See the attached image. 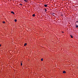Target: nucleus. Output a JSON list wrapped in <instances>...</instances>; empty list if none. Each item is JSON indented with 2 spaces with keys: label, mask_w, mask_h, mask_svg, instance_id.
<instances>
[{
  "label": "nucleus",
  "mask_w": 78,
  "mask_h": 78,
  "mask_svg": "<svg viewBox=\"0 0 78 78\" xmlns=\"http://www.w3.org/2000/svg\"><path fill=\"white\" fill-rule=\"evenodd\" d=\"M70 36L71 38H73V36H72V35H70Z\"/></svg>",
  "instance_id": "9"
},
{
  "label": "nucleus",
  "mask_w": 78,
  "mask_h": 78,
  "mask_svg": "<svg viewBox=\"0 0 78 78\" xmlns=\"http://www.w3.org/2000/svg\"><path fill=\"white\" fill-rule=\"evenodd\" d=\"M41 61H43V58H41Z\"/></svg>",
  "instance_id": "10"
},
{
  "label": "nucleus",
  "mask_w": 78,
  "mask_h": 78,
  "mask_svg": "<svg viewBox=\"0 0 78 78\" xmlns=\"http://www.w3.org/2000/svg\"><path fill=\"white\" fill-rule=\"evenodd\" d=\"M44 10L45 11V12H47V9H46V8L44 9Z\"/></svg>",
  "instance_id": "3"
},
{
  "label": "nucleus",
  "mask_w": 78,
  "mask_h": 78,
  "mask_svg": "<svg viewBox=\"0 0 78 78\" xmlns=\"http://www.w3.org/2000/svg\"><path fill=\"white\" fill-rule=\"evenodd\" d=\"M1 44H0V47L1 46Z\"/></svg>",
  "instance_id": "16"
},
{
  "label": "nucleus",
  "mask_w": 78,
  "mask_h": 78,
  "mask_svg": "<svg viewBox=\"0 0 78 78\" xmlns=\"http://www.w3.org/2000/svg\"><path fill=\"white\" fill-rule=\"evenodd\" d=\"M15 22H17V20L15 19Z\"/></svg>",
  "instance_id": "12"
},
{
  "label": "nucleus",
  "mask_w": 78,
  "mask_h": 78,
  "mask_svg": "<svg viewBox=\"0 0 78 78\" xmlns=\"http://www.w3.org/2000/svg\"><path fill=\"white\" fill-rule=\"evenodd\" d=\"M44 6H45V7H47V6H48L47 5H46V4H45L44 5Z\"/></svg>",
  "instance_id": "2"
},
{
  "label": "nucleus",
  "mask_w": 78,
  "mask_h": 78,
  "mask_svg": "<svg viewBox=\"0 0 78 78\" xmlns=\"http://www.w3.org/2000/svg\"><path fill=\"white\" fill-rule=\"evenodd\" d=\"M24 1L26 2H28V0H24Z\"/></svg>",
  "instance_id": "4"
},
{
  "label": "nucleus",
  "mask_w": 78,
  "mask_h": 78,
  "mask_svg": "<svg viewBox=\"0 0 78 78\" xmlns=\"http://www.w3.org/2000/svg\"><path fill=\"white\" fill-rule=\"evenodd\" d=\"M62 33H64V32H62Z\"/></svg>",
  "instance_id": "15"
},
{
  "label": "nucleus",
  "mask_w": 78,
  "mask_h": 78,
  "mask_svg": "<svg viewBox=\"0 0 78 78\" xmlns=\"http://www.w3.org/2000/svg\"><path fill=\"white\" fill-rule=\"evenodd\" d=\"M27 45V43H25L24 44V46H26V45Z\"/></svg>",
  "instance_id": "8"
},
{
  "label": "nucleus",
  "mask_w": 78,
  "mask_h": 78,
  "mask_svg": "<svg viewBox=\"0 0 78 78\" xmlns=\"http://www.w3.org/2000/svg\"><path fill=\"white\" fill-rule=\"evenodd\" d=\"M76 22H78V21H76Z\"/></svg>",
  "instance_id": "17"
},
{
  "label": "nucleus",
  "mask_w": 78,
  "mask_h": 78,
  "mask_svg": "<svg viewBox=\"0 0 78 78\" xmlns=\"http://www.w3.org/2000/svg\"><path fill=\"white\" fill-rule=\"evenodd\" d=\"M11 13L12 14H14V12H11Z\"/></svg>",
  "instance_id": "5"
},
{
  "label": "nucleus",
  "mask_w": 78,
  "mask_h": 78,
  "mask_svg": "<svg viewBox=\"0 0 78 78\" xmlns=\"http://www.w3.org/2000/svg\"><path fill=\"white\" fill-rule=\"evenodd\" d=\"M2 22H3V23H5V21H3Z\"/></svg>",
  "instance_id": "11"
},
{
  "label": "nucleus",
  "mask_w": 78,
  "mask_h": 78,
  "mask_svg": "<svg viewBox=\"0 0 78 78\" xmlns=\"http://www.w3.org/2000/svg\"><path fill=\"white\" fill-rule=\"evenodd\" d=\"M22 63H21V66H22Z\"/></svg>",
  "instance_id": "13"
},
{
  "label": "nucleus",
  "mask_w": 78,
  "mask_h": 78,
  "mask_svg": "<svg viewBox=\"0 0 78 78\" xmlns=\"http://www.w3.org/2000/svg\"><path fill=\"white\" fill-rule=\"evenodd\" d=\"M51 15L53 16H55V14L54 13H51Z\"/></svg>",
  "instance_id": "1"
},
{
  "label": "nucleus",
  "mask_w": 78,
  "mask_h": 78,
  "mask_svg": "<svg viewBox=\"0 0 78 78\" xmlns=\"http://www.w3.org/2000/svg\"><path fill=\"white\" fill-rule=\"evenodd\" d=\"M63 73H66V72L65 71H64L63 72Z\"/></svg>",
  "instance_id": "7"
},
{
  "label": "nucleus",
  "mask_w": 78,
  "mask_h": 78,
  "mask_svg": "<svg viewBox=\"0 0 78 78\" xmlns=\"http://www.w3.org/2000/svg\"><path fill=\"white\" fill-rule=\"evenodd\" d=\"M20 5H22V4H20Z\"/></svg>",
  "instance_id": "14"
},
{
  "label": "nucleus",
  "mask_w": 78,
  "mask_h": 78,
  "mask_svg": "<svg viewBox=\"0 0 78 78\" xmlns=\"http://www.w3.org/2000/svg\"><path fill=\"white\" fill-rule=\"evenodd\" d=\"M32 16L33 17H35V14H33V15H32Z\"/></svg>",
  "instance_id": "6"
}]
</instances>
